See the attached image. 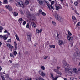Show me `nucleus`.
Segmentation results:
<instances>
[{
	"instance_id": "nucleus-22",
	"label": "nucleus",
	"mask_w": 80,
	"mask_h": 80,
	"mask_svg": "<svg viewBox=\"0 0 80 80\" xmlns=\"http://www.w3.org/2000/svg\"><path fill=\"white\" fill-rule=\"evenodd\" d=\"M49 47L50 48H55V46L53 45H50Z\"/></svg>"
},
{
	"instance_id": "nucleus-43",
	"label": "nucleus",
	"mask_w": 80,
	"mask_h": 80,
	"mask_svg": "<svg viewBox=\"0 0 80 80\" xmlns=\"http://www.w3.org/2000/svg\"><path fill=\"white\" fill-rule=\"evenodd\" d=\"M23 25H25V24H26V21H24L23 22Z\"/></svg>"
},
{
	"instance_id": "nucleus-9",
	"label": "nucleus",
	"mask_w": 80,
	"mask_h": 80,
	"mask_svg": "<svg viewBox=\"0 0 80 80\" xmlns=\"http://www.w3.org/2000/svg\"><path fill=\"white\" fill-rule=\"evenodd\" d=\"M68 73L69 75H72L73 73H74V72L73 71V70L72 69H70L68 71Z\"/></svg>"
},
{
	"instance_id": "nucleus-24",
	"label": "nucleus",
	"mask_w": 80,
	"mask_h": 80,
	"mask_svg": "<svg viewBox=\"0 0 80 80\" xmlns=\"http://www.w3.org/2000/svg\"><path fill=\"white\" fill-rule=\"evenodd\" d=\"M10 6L8 5H6L5 6V7L6 9H8H8H9V8H10Z\"/></svg>"
},
{
	"instance_id": "nucleus-46",
	"label": "nucleus",
	"mask_w": 80,
	"mask_h": 80,
	"mask_svg": "<svg viewBox=\"0 0 80 80\" xmlns=\"http://www.w3.org/2000/svg\"><path fill=\"white\" fill-rule=\"evenodd\" d=\"M4 33H8V31L6 29H5V31L4 32Z\"/></svg>"
},
{
	"instance_id": "nucleus-5",
	"label": "nucleus",
	"mask_w": 80,
	"mask_h": 80,
	"mask_svg": "<svg viewBox=\"0 0 80 80\" xmlns=\"http://www.w3.org/2000/svg\"><path fill=\"white\" fill-rule=\"evenodd\" d=\"M67 38H68V40L69 41H70V42H73V37L68 35H67Z\"/></svg>"
},
{
	"instance_id": "nucleus-11",
	"label": "nucleus",
	"mask_w": 80,
	"mask_h": 80,
	"mask_svg": "<svg viewBox=\"0 0 80 80\" xmlns=\"http://www.w3.org/2000/svg\"><path fill=\"white\" fill-rule=\"evenodd\" d=\"M45 2L47 4V5L48 6L49 10H51V8H50V4H49V3H48V1H47L46 0L45 1Z\"/></svg>"
},
{
	"instance_id": "nucleus-51",
	"label": "nucleus",
	"mask_w": 80,
	"mask_h": 80,
	"mask_svg": "<svg viewBox=\"0 0 80 80\" xmlns=\"http://www.w3.org/2000/svg\"><path fill=\"white\" fill-rule=\"evenodd\" d=\"M10 56L11 57H13V54H12V53H10Z\"/></svg>"
},
{
	"instance_id": "nucleus-64",
	"label": "nucleus",
	"mask_w": 80,
	"mask_h": 80,
	"mask_svg": "<svg viewBox=\"0 0 80 80\" xmlns=\"http://www.w3.org/2000/svg\"><path fill=\"white\" fill-rule=\"evenodd\" d=\"M78 71H80V68H79L78 70Z\"/></svg>"
},
{
	"instance_id": "nucleus-26",
	"label": "nucleus",
	"mask_w": 80,
	"mask_h": 80,
	"mask_svg": "<svg viewBox=\"0 0 80 80\" xmlns=\"http://www.w3.org/2000/svg\"><path fill=\"white\" fill-rule=\"evenodd\" d=\"M8 10L9 11H12V10H13V9L12 8V7L10 6Z\"/></svg>"
},
{
	"instance_id": "nucleus-54",
	"label": "nucleus",
	"mask_w": 80,
	"mask_h": 80,
	"mask_svg": "<svg viewBox=\"0 0 80 80\" xmlns=\"http://www.w3.org/2000/svg\"><path fill=\"white\" fill-rule=\"evenodd\" d=\"M37 43L35 44H34L35 47V48L37 47Z\"/></svg>"
},
{
	"instance_id": "nucleus-18",
	"label": "nucleus",
	"mask_w": 80,
	"mask_h": 80,
	"mask_svg": "<svg viewBox=\"0 0 80 80\" xmlns=\"http://www.w3.org/2000/svg\"><path fill=\"white\" fill-rule=\"evenodd\" d=\"M7 45L8 47L10 48H11V49L13 48V46H11V45H10V44H7Z\"/></svg>"
},
{
	"instance_id": "nucleus-55",
	"label": "nucleus",
	"mask_w": 80,
	"mask_h": 80,
	"mask_svg": "<svg viewBox=\"0 0 80 80\" xmlns=\"http://www.w3.org/2000/svg\"><path fill=\"white\" fill-rule=\"evenodd\" d=\"M75 13L76 14H77V15H79V13L77 12L76 11Z\"/></svg>"
},
{
	"instance_id": "nucleus-62",
	"label": "nucleus",
	"mask_w": 80,
	"mask_h": 80,
	"mask_svg": "<svg viewBox=\"0 0 80 80\" xmlns=\"http://www.w3.org/2000/svg\"><path fill=\"white\" fill-rule=\"evenodd\" d=\"M72 59L73 60H75V58H72Z\"/></svg>"
},
{
	"instance_id": "nucleus-32",
	"label": "nucleus",
	"mask_w": 80,
	"mask_h": 80,
	"mask_svg": "<svg viewBox=\"0 0 80 80\" xmlns=\"http://www.w3.org/2000/svg\"><path fill=\"white\" fill-rule=\"evenodd\" d=\"M14 45H15V47L16 48H17V42H16L14 41Z\"/></svg>"
},
{
	"instance_id": "nucleus-23",
	"label": "nucleus",
	"mask_w": 80,
	"mask_h": 80,
	"mask_svg": "<svg viewBox=\"0 0 80 80\" xmlns=\"http://www.w3.org/2000/svg\"><path fill=\"white\" fill-rule=\"evenodd\" d=\"M26 80H32V78H29L28 77H27L25 78Z\"/></svg>"
},
{
	"instance_id": "nucleus-13",
	"label": "nucleus",
	"mask_w": 80,
	"mask_h": 80,
	"mask_svg": "<svg viewBox=\"0 0 80 80\" xmlns=\"http://www.w3.org/2000/svg\"><path fill=\"white\" fill-rule=\"evenodd\" d=\"M31 24L32 25V27H33V28H36V27H37V25H36V24H35V23L34 22H32Z\"/></svg>"
},
{
	"instance_id": "nucleus-19",
	"label": "nucleus",
	"mask_w": 80,
	"mask_h": 80,
	"mask_svg": "<svg viewBox=\"0 0 80 80\" xmlns=\"http://www.w3.org/2000/svg\"><path fill=\"white\" fill-rule=\"evenodd\" d=\"M36 33L38 35L40 33V31L38 29H37L36 31Z\"/></svg>"
},
{
	"instance_id": "nucleus-41",
	"label": "nucleus",
	"mask_w": 80,
	"mask_h": 80,
	"mask_svg": "<svg viewBox=\"0 0 80 80\" xmlns=\"http://www.w3.org/2000/svg\"><path fill=\"white\" fill-rule=\"evenodd\" d=\"M7 80H13V79H12V78H7Z\"/></svg>"
},
{
	"instance_id": "nucleus-35",
	"label": "nucleus",
	"mask_w": 80,
	"mask_h": 80,
	"mask_svg": "<svg viewBox=\"0 0 80 80\" xmlns=\"http://www.w3.org/2000/svg\"><path fill=\"white\" fill-rule=\"evenodd\" d=\"M58 74H59V75H62V73L61 72H59V71H58L56 72Z\"/></svg>"
},
{
	"instance_id": "nucleus-38",
	"label": "nucleus",
	"mask_w": 80,
	"mask_h": 80,
	"mask_svg": "<svg viewBox=\"0 0 80 80\" xmlns=\"http://www.w3.org/2000/svg\"><path fill=\"white\" fill-rule=\"evenodd\" d=\"M42 15H43V16H45L46 15V14L44 12H42Z\"/></svg>"
},
{
	"instance_id": "nucleus-56",
	"label": "nucleus",
	"mask_w": 80,
	"mask_h": 80,
	"mask_svg": "<svg viewBox=\"0 0 80 80\" xmlns=\"http://www.w3.org/2000/svg\"><path fill=\"white\" fill-rule=\"evenodd\" d=\"M57 70H59V69H60V67H57Z\"/></svg>"
},
{
	"instance_id": "nucleus-12",
	"label": "nucleus",
	"mask_w": 80,
	"mask_h": 80,
	"mask_svg": "<svg viewBox=\"0 0 80 80\" xmlns=\"http://www.w3.org/2000/svg\"><path fill=\"white\" fill-rule=\"evenodd\" d=\"M55 3V1H53L51 2V4H50V7H51V9L52 10L53 8V4Z\"/></svg>"
},
{
	"instance_id": "nucleus-45",
	"label": "nucleus",
	"mask_w": 80,
	"mask_h": 80,
	"mask_svg": "<svg viewBox=\"0 0 80 80\" xmlns=\"http://www.w3.org/2000/svg\"><path fill=\"white\" fill-rule=\"evenodd\" d=\"M39 13H42V11L41 10H39Z\"/></svg>"
},
{
	"instance_id": "nucleus-39",
	"label": "nucleus",
	"mask_w": 80,
	"mask_h": 80,
	"mask_svg": "<svg viewBox=\"0 0 80 80\" xmlns=\"http://www.w3.org/2000/svg\"><path fill=\"white\" fill-rule=\"evenodd\" d=\"M4 2L5 3H8V1L7 0H4Z\"/></svg>"
},
{
	"instance_id": "nucleus-36",
	"label": "nucleus",
	"mask_w": 80,
	"mask_h": 80,
	"mask_svg": "<svg viewBox=\"0 0 80 80\" xmlns=\"http://www.w3.org/2000/svg\"><path fill=\"white\" fill-rule=\"evenodd\" d=\"M39 3L40 5H42V4H43V2L42 1H39Z\"/></svg>"
},
{
	"instance_id": "nucleus-40",
	"label": "nucleus",
	"mask_w": 80,
	"mask_h": 80,
	"mask_svg": "<svg viewBox=\"0 0 80 80\" xmlns=\"http://www.w3.org/2000/svg\"><path fill=\"white\" fill-rule=\"evenodd\" d=\"M72 19L73 20H75L76 19L75 17L74 16H73L72 17Z\"/></svg>"
},
{
	"instance_id": "nucleus-14",
	"label": "nucleus",
	"mask_w": 80,
	"mask_h": 80,
	"mask_svg": "<svg viewBox=\"0 0 80 80\" xmlns=\"http://www.w3.org/2000/svg\"><path fill=\"white\" fill-rule=\"evenodd\" d=\"M15 36L16 37V39L18 41H19V42H20V39H19V38H18V35L16 33H14Z\"/></svg>"
},
{
	"instance_id": "nucleus-8",
	"label": "nucleus",
	"mask_w": 80,
	"mask_h": 80,
	"mask_svg": "<svg viewBox=\"0 0 80 80\" xmlns=\"http://www.w3.org/2000/svg\"><path fill=\"white\" fill-rule=\"evenodd\" d=\"M51 76L52 80H57V78H58V77H56L54 78V77H53V75L52 73H51Z\"/></svg>"
},
{
	"instance_id": "nucleus-49",
	"label": "nucleus",
	"mask_w": 80,
	"mask_h": 80,
	"mask_svg": "<svg viewBox=\"0 0 80 80\" xmlns=\"http://www.w3.org/2000/svg\"><path fill=\"white\" fill-rule=\"evenodd\" d=\"M80 26V22H79L77 25L76 26Z\"/></svg>"
},
{
	"instance_id": "nucleus-52",
	"label": "nucleus",
	"mask_w": 80,
	"mask_h": 80,
	"mask_svg": "<svg viewBox=\"0 0 80 80\" xmlns=\"http://www.w3.org/2000/svg\"><path fill=\"white\" fill-rule=\"evenodd\" d=\"M54 72H57V71H57V69H54Z\"/></svg>"
},
{
	"instance_id": "nucleus-42",
	"label": "nucleus",
	"mask_w": 80,
	"mask_h": 80,
	"mask_svg": "<svg viewBox=\"0 0 80 80\" xmlns=\"http://www.w3.org/2000/svg\"><path fill=\"white\" fill-rule=\"evenodd\" d=\"M0 37L1 38H3L4 37V36H2V35H0Z\"/></svg>"
},
{
	"instance_id": "nucleus-31",
	"label": "nucleus",
	"mask_w": 80,
	"mask_h": 80,
	"mask_svg": "<svg viewBox=\"0 0 80 80\" xmlns=\"http://www.w3.org/2000/svg\"><path fill=\"white\" fill-rule=\"evenodd\" d=\"M3 38L4 40H6L7 39V38L6 37V36L4 35Z\"/></svg>"
},
{
	"instance_id": "nucleus-53",
	"label": "nucleus",
	"mask_w": 80,
	"mask_h": 80,
	"mask_svg": "<svg viewBox=\"0 0 80 80\" xmlns=\"http://www.w3.org/2000/svg\"><path fill=\"white\" fill-rule=\"evenodd\" d=\"M70 80H73V78L71 77L70 78Z\"/></svg>"
},
{
	"instance_id": "nucleus-44",
	"label": "nucleus",
	"mask_w": 80,
	"mask_h": 80,
	"mask_svg": "<svg viewBox=\"0 0 80 80\" xmlns=\"http://www.w3.org/2000/svg\"><path fill=\"white\" fill-rule=\"evenodd\" d=\"M48 58V56H45L44 57V59H47Z\"/></svg>"
},
{
	"instance_id": "nucleus-63",
	"label": "nucleus",
	"mask_w": 80,
	"mask_h": 80,
	"mask_svg": "<svg viewBox=\"0 0 80 80\" xmlns=\"http://www.w3.org/2000/svg\"><path fill=\"white\" fill-rule=\"evenodd\" d=\"M64 80H67V78H65L64 79Z\"/></svg>"
},
{
	"instance_id": "nucleus-25",
	"label": "nucleus",
	"mask_w": 80,
	"mask_h": 80,
	"mask_svg": "<svg viewBox=\"0 0 80 80\" xmlns=\"http://www.w3.org/2000/svg\"><path fill=\"white\" fill-rule=\"evenodd\" d=\"M41 68L42 70H45V68L44 66H42L41 67Z\"/></svg>"
},
{
	"instance_id": "nucleus-2",
	"label": "nucleus",
	"mask_w": 80,
	"mask_h": 80,
	"mask_svg": "<svg viewBox=\"0 0 80 80\" xmlns=\"http://www.w3.org/2000/svg\"><path fill=\"white\" fill-rule=\"evenodd\" d=\"M64 65L66 73H67V72H68L69 70H70V68L68 67V65H67L66 63H65V64H64Z\"/></svg>"
},
{
	"instance_id": "nucleus-7",
	"label": "nucleus",
	"mask_w": 80,
	"mask_h": 80,
	"mask_svg": "<svg viewBox=\"0 0 80 80\" xmlns=\"http://www.w3.org/2000/svg\"><path fill=\"white\" fill-rule=\"evenodd\" d=\"M39 73L42 76V77H45V74L42 71L40 70L39 71Z\"/></svg>"
},
{
	"instance_id": "nucleus-21",
	"label": "nucleus",
	"mask_w": 80,
	"mask_h": 80,
	"mask_svg": "<svg viewBox=\"0 0 80 80\" xmlns=\"http://www.w3.org/2000/svg\"><path fill=\"white\" fill-rule=\"evenodd\" d=\"M13 15L14 17H16V16H17V15H18V12H14L13 14Z\"/></svg>"
},
{
	"instance_id": "nucleus-16",
	"label": "nucleus",
	"mask_w": 80,
	"mask_h": 80,
	"mask_svg": "<svg viewBox=\"0 0 80 80\" xmlns=\"http://www.w3.org/2000/svg\"><path fill=\"white\" fill-rule=\"evenodd\" d=\"M58 43L59 44V45H63V41L61 40H59L58 41Z\"/></svg>"
},
{
	"instance_id": "nucleus-3",
	"label": "nucleus",
	"mask_w": 80,
	"mask_h": 80,
	"mask_svg": "<svg viewBox=\"0 0 80 80\" xmlns=\"http://www.w3.org/2000/svg\"><path fill=\"white\" fill-rule=\"evenodd\" d=\"M16 6L17 7H21L22 8L24 7V5L23 4V2L22 1H20L19 2H17L16 3Z\"/></svg>"
},
{
	"instance_id": "nucleus-6",
	"label": "nucleus",
	"mask_w": 80,
	"mask_h": 80,
	"mask_svg": "<svg viewBox=\"0 0 80 80\" xmlns=\"http://www.w3.org/2000/svg\"><path fill=\"white\" fill-rule=\"evenodd\" d=\"M62 8V6L60 4H58L57 6H56V9L57 10H58L61 9Z\"/></svg>"
},
{
	"instance_id": "nucleus-29",
	"label": "nucleus",
	"mask_w": 80,
	"mask_h": 80,
	"mask_svg": "<svg viewBox=\"0 0 80 80\" xmlns=\"http://www.w3.org/2000/svg\"><path fill=\"white\" fill-rule=\"evenodd\" d=\"M25 3L26 4V5H28L29 4V1L27 0L25 2Z\"/></svg>"
},
{
	"instance_id": "nucleus-15",
	"label": "nucleus",
	"mask_w": 80,
	"mask_h": 80,
	"mask_svg": "<svg viewBox=\"0 0 80 80\" xmlns=\"http://www.w3.org/2000/svg\"><path fill=\"white\" fill-rule=\"evenodd\" d=\"M76 55L78 56L79 57H80V51H78L76 52Z\"/></svg>"
},
{
	"instance_id": "nucleus-60",
	"label": "nucleus",
	"mask_w": 80,
	"mask_h": 80,
	"mask_svg": "<svg viewBox=\"0 0 80 80\" xmlns=\"http://www.w3.org/2000/svg\"><path fill=\"white\" fill-rule=\"evenodd\" d=\"M9 61L10 62V63H12V61L9 60Z\"/></svg>"
},
{
	"instance_id": "nucleus-27",
	"label": "nucleus",
	"mask_w": 80,
	"mask_h": 80,
	"mask_svg": "<svg viewBox=\"0 0 80 80\" xmlns=\"http://www.w3.org/2000/svg\"><path fill=\"white\" fill-rule=\"evenodd\" d=\"M68 35H70V36H72V33H71V32H70V31H68Z\"/></svg>"
},
{
	"instance_id": "nucleus-61",
	"label": "nucleus",
	"mask_w": 80,
	"mask_h": 80,
	"mask_svg": "<svg viewBox=\"0 0 80 80\" xmlns=\"http://www.w3.org/2000/svg\"><path fill=\"white\" fill-rule=\"evenodd\" d=\"M8 34L9 35H10V33L8 32Z\"/></svg>"
},
{
	"instance_id": "nucleus-30",
	"label": "nucleus",
	"mask_w": 80,
	"mask_h": 80,
	"mask_svg": "<svg viewBox=\"0 0 80 80\" xmlns=\"http://www.w3.org/2000/svg\"><path fill=\"white\" fill-rule=\"evenodd\" d=\"M52 23L53 25H56V22H55L54 21H52Z\"/></svg>"
},
{
	"instance_id": "nucleus-1",
	"label": "nucleus",
	"mask_w": 80,
	"mask_h": 80,
	"mask_svg": "<svg viewBox=\"0 0 80 80\" xmlns=\"http://www.w3.org/2000/svg\"><path fill=\"white\" fill-rule=\"evenodd\" d=\"M54 17H55V18H56V19H57V20L60 21V22L63 21V18H62L59 16V15H58V14L55 13L54 14Z\"/></svg>"
},
{
	"instance_id": "nucleus-48",
	"label": "nucleus",
	"mask_w": 80,
	"mask_h": 80,
	"mask_svg": "<svg viewBox=\"0 0 80 80\" xmlns=\"http://www.w3.org/2000/svg\"><path fill=\"white\" fill-rule=\"evenodd\" d=\"M11 41V39H8L7 41L8 42H10Z\"/></svg>"
},
{
	"instance_id": "nucleus-50",
	"label": "nucleus",
	"mask_w": 80,
	"mask_h": 80,
	"mask_svg": "<svg viewBox=\"0 0 80 80\" xmlns=\"http://www.w3.org/2000/svg\"><path fill=\"white\" fill-rule=\"evenodd\" d=\"M3 11V9H0V12L1 13V12H2Z\"/></svg>"
},
{
	"instance_id": "nucleus-28",
	"label": "nucleus",
	"mask_w": 80,
	"mask_h": 80,
	"mask_svg": "<svg viewBox=\"0 0 80 80\" xmlns=\"http://www.w3.org/2000/svg\"><path fill=\"white\" fill-rule=\"evenodd\" d=\"M3 27L2 26H0V32L1 33H2V30H3Z\"/></svg>"
},
{
	"instance_id": "nucleus-37",
	"label": "nucleus",
	"mask_w": 80,
	"mask_h": 80,
	"mask_svg": "<svg viewBox=\"0 0 80 80\" xmlns=\"http://www.w3.org/2000/svg\"><path fill=\"white\" fill-rule=\"evenodd\" d=\"M26 28H29V24L28 23H27L26 26Z\"/></svg>"
},
{
	"instance_id": "nucleus-4",
	"label": "nucleus",
	"mask_w": 80,
	"mask_h": 80,
	"mask_svg": "<svg viewBox=\"0 0 80 80\" xmlns=\"http://www.w3.org/2000/svg\"><path fill=\"white\" fill-rule=\"evenodd\" d=\"M27 37L28 40L30 41L31 40V36H32V34L30 32H28L27 34Z\"/></svg>"
},
{
	"instance_id": "nucleus-33",
	"label": "nucleus",
	"mask_w": 80,
	"mask_h": 80,
	"mask_svg": "<svg viewBox=\"0 0 80 80\" xmlns=\"http://www.w3.org/2000/svg\"><path fill=\"white\" fill-rule=\"evenodd\" d=\"M74 4L75 5V6H78V3L77 2H75L74 3Z\"/></svg>"
},
{
	"instance_id": "nucleus-34",
	"label": "nucleus",
	"mask_w": 80,
	"mask_h": 80,
	"mask_svg": "<svg viewBox=\"0 0 80 80\" xmlns=\"http://www.w3.org/2000/svg\"><path fill=\"white\" fill-rule=\"evenodd\" d=\"M14 53V55L16 56V55L17 54V52L16 51H15L13 53Z\"/></svg>"
},
{
	"instance_id": "nucleus-59",
	"label": "nucleus",
	"mask_w": 80,
	"mask_h": 80,
	"mask_svg": "<svg viewBox=\"0 0 80 80\" xmlns=\"http://www.w3.org/2000/svg\"><path fill=\"white\" fill-rule=\"evenodd\" d=\"M2 69V68H1V67H0V71H1Z\"/></svg>"
},
{
	"instance_id": "nucleus-20",
	"label": "nucleus",
	"mask_w": 80,
	"mask_h": 80,
	"mask_svg": "<svg viewBox=\"0 0 80 80\" xmlns=\"http://www.w3.org/2000/svg\"><path fill=\"white\" fill-rule=\"evenodd\" d=\"M73 71L75 73H78V70L77 69V68H73Z\"/></svg>"
},
{
	"instance_id": "nucleus-58",
	"label": "nucleus",
	"mask_w": 80,
	"mask_h": 80,
	"mask_svg": "<svg viewBox=\"0 0 80 80\" xmlns=\"http://www.w3.org/2000/svg\"><path fill=\"white\" fill-rule=\"evenodd\" d=\"M20 12L21 14H23V12H22V11H20Z\"/></svg>"
},
{
	"instance_id": "nucleus-47",
	"label": "nucleus",
	"mask_w": 80,
	"mask_h": 80,
	"mask_svg": "<svg viewBox=\"0 0 80 80\" xmlns=\"http://www.w3.org/2000/svg\"><path fill=\"white\" fill-rule=\"evenodd\" d=\"M6 78H9V76L8 75V74H7L6 75Z\"/></svg>"
},
{
	"instance_id": "nucleus-10",
	"label": "nucleus",
	"mask_w": 80,
	"mask_h": 80,
	"mask_svg": "<svg viewBox=\"0 0 80 80\" xmlns=\"http://www.w3.org/2000/svg\"><path fill=\"white\" fill-rule=\"evenodd\" d=\"M4 74H5V73L4 72H2H2L0 73V77H1L2 79V80L5 79V78L3 77V75Z\"/></svg>"
},
{
	"instance_id": "nucleus-57",
	"label": "nucleus",
	"mask_w": 80,
	"mask_h": 80,
	"mask_svg": "<svg viewBox=\"0 0 80 80\" xmlns=\"http://www.w3.org/2000/svg\"><path fill=\"white\" fill-rule=\"evenodd\" d=\"M42 29H41L40 30V33H42Z\"/></svg>"
},
{
	"instance_id": "nucleus-17",
	"label": "nucleus",
	"mask_w": 80,
	"mask_h": 80,
	"mask_svg": "<svg viewBox=\"0 0 80 80\" xmlns=\"http://www.w3.org/2000/svg\"><path fill=\"white\" fill-rule=\"evenodd\" d=\"M23 19L22 18H19L18 20V22H19V23H20V24H21V23L22 22H23Z\"/></svg>"
}]
</instances>
